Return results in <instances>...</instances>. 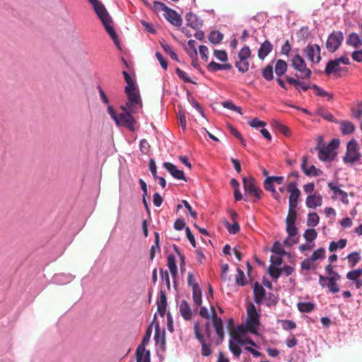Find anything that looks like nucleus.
<instances>
[{
	"instance_id": "f257e3e1",
	"label": "nucleus",
	"mask_w": 362,
	"mask_h": 362,
	"mask_svg": "<svg viewBox=\"0 0 362 362\" xmlns=\"http://www.w3.org/2000/svg\"><path fill=\"white\" fill-rule=\"evenodd\" d=\"M339 140L334 139L327 145L324 144L322 136L317 139V144L315 150L318 153V158L321 161L329 162L334 160L337 152L336 149L339 147Z\"/></svg>"
},
{
	"instance_id": "f03ea898",
	"label": "nucleus",
	"mask_w": 362,
	"mask_h": 362,
	"mask_svg": "<svg viewBox=\"0 0 362 362\" xmlns=\"http://www.w3.org/2000/svg\"><path fill=\"white\" fill-rule=\"evenodd\" d=\"M122 112L117 115L112 106H108L107 112L110 117L114 119L117 126L125 127L130 131H134V124L136 123L135 119L133 117L134 114L127 107L121 106Z\"/></svg>"
},
{
	"instance_id": "7ed1b4c3",
	"label": "nucleus",
	"mask_w": 362,
	"mask_h": 362,
	"mask_svg": "<svg viewBox=\"0 0 362 362\" xmlns=\"http://www.w3.org/2000/svg\"><path fill=\"white\" fill-rule=\"evenodd\" d=\"M93 6L97 16L103 23L107 33L110 35L111 38L113 40L115 44H117L118 37L113 27L112 26V20L108 12L107 11L106 8L103 6V4L99 1L93 5Z\"/></svg>"
},
{
	"instance_id": "20e7f679",
	"label": "nucleus",
	"mask_w": 362,
	"mask_h": 362,
	"mask_svg": "<svg viewBox=\"0 0 362 362\" xmlns=\"http://www.w3.org/2000/svg\"><path fill=\"white\" fill-rule=\"evenodd\" d=\"M291 64L296 71V77L298 78H310L312 71L307 67L305 61L299 54H296L292 57Z\"/></svg>"
},
{
	"instance_id": "39448f33",
	"label": "nucleus",
	"mask_w": 362,
	"mask_h": 362,
	"mask_svg": "<svg viewBox=\"0 0 362 362\" xmlns=\"http://www.w3.org/2000/svg\"><path fill=\"white\" fill-rule=\"evenodd\" d=\"M361 153L359 151V146L355 139H351L346 146V151L343 157L345 163L354 164L361 159Z\"/></svg>"
},
{
	"instance_id": "423d86ee",
	"label": "nucleus",
	"mask_w": 362,
	"mask_h": 362,
	"mask_svg": "<svg viewBox=\"0 0 362 362\" xmlns=\"http://www.w3.org/2000/svg\"><path fill=\"white\" fill-rule=\"evenodd\" d=\"M243 181L245 195L253 196L255 197L254 202L259 200L263 192L257 186L255 180L252 177H244Z\"/></svg>"
},
{
	"instance_id": "0eeeda50",
	"label": "nucleus",
	"mask_w": 362,
	"mask_h": 362,
	"mask_svg": "<svg viewBox=\"0 0 362 362\" xmlns=\"http://www.w3.org/2000/svg\"><path fill=\"white\" fill-rule=\"evenodd\" d=\"M344 40V35L341 31H333L327 37L326 48L329 52H336L341 46Z\"/></svg>"
},
{
	"instance_id": "6e6552de",
	"label": "nucleus",
	"mask_w": 362,
	"mask_h": 362,
	"mask_svg": "<svg viewBox=\"0 0 362 362\" xmlns=\"http://www.w3.org/2000/svg\"><path fill=\"white\" fill-rule=\"evenodd\" d=\"M127 102L124 107H127L132 112L136 113L139 108L142 107L140 95L138 91L127 93Z\"/></svg>"
},
{
	"instance_id": "1a4fd4ad",
	"label": "nucleus",
	"mask_w": 362,
	"mask_h": 362,
	"mask_svg": "<svg viewBox=\"0 0 362 362\" xmlns=\"http://www.w3.org/2000/svg\"><path fill=\"white\" fill-rule=\"evenodd\" d=\"M194 330L195 338L200 342L202 345L201 354L204 356H209L211 355V345L208 344L203 335L201 333L200 326L199 322H195L194 325Z\"/></svg>"
},
{
	"instance_id": "9d476101",
	"label": "nucleus",
	"mask_w": 362,
	"mask_h": 362,
	"mask_svg": "<svg viewBox=\"0 0 362 362\" xmlns=\"http://www.w3.org/2000/svg\"><path fill=\"white\" fill-rule=\"evenodd\" d=\"M321 49L319 45L316 44H309L304 49V53L310 62L318 64L321 60L320 56Z\"/></svg>"
},
{
	"instance_id": "9b49d317",
	"label": "nucleus",
	"mask_w": 362,
	"mask_h": 362,
	"mask_svg": "<svg viewBox=\"0 0 362 362\" xmlns=\"http://www.w3.org/2000/svg\"><path fill=\"white\" fill-rule=\"evenodd\" d=\"M286 81L290 84L295 87L296 90H297L299 93L301 90L307 91L309 88H312L310 86V83H305L304 81L305 78H298L297 77H291L289 76H285Z\"/></svg>"
},
{
	"instance_id": "f8f14e48",
	"label": "nucleus",
	"mask_w": 362,
	"mask_h": 362,
	"mask_svg": "<svg viewBox=\"0 0 362 362\" xmlns=\"http://www.w3.org/2000/svg\"><path fill=\"white\" fill-rule=\"evenodd\" d=\"M164 16L167 21L174 26L180 27L182 25V19L175 11L169 8L164 13Z\"/></svg>"
},
{
	"instance_id": "ddd939ff",
	"label": "nucleus",
	"mask_w": 362,
	"mask_h": 362,
	"mask_svg": "<svg viewBox=\"0 0 362 362\" xmlns=\"http://www.w3.org/2000/svg\"><path fill=\"white\" fill-rule=\"evenodd\" d=\"M163 167L175 179L187 181L184 172L182 170H178L174 164L169 162H164Z\"/></svg>"
},
{
	"instance_id": "4468645a",
	"label": "nucleus",
	"mask_w": 362,
	"mask_h": 362,
	"mask_svg": "<svg viewBox=\"0 0 362 362\" xmlns=\"http://www.w3.org/2000/svg\"><path fill=\"white\" fill-rule=\"evenodd\" d=\"M308 157L304 156L302 158L301 169L307 176H319L322 174V171L317 168L315 165H311L309 168H306Z\"/></svg>"
},
{
	"instance_id": "2eb2a0df",
	"label": "nucleus",
	"mask_w": 362,
	"mask_h": 362,
	"mask_svg": "<svg viewBox=\"0 0 362 362\" xmlns=\"http://www.w3.org/2000/svg\"><path fill=\"white\" fill-rule=\"evenodd\" d=\"M185 19L187 25L193 29H199L203 25V21L191 12L186 15Z\"/></svg>"
},
{
	"instance_id": "dca6fc26",
	"label": "nucleus",
	"mask_w": 362,
	"mask_h": 362,
	"mask_svg": "<svg viewBox=\"0 0 362 362\" xmlns=\"http://www.w3.org/2000/svg\"><path fill=\"white\" fill-rule=\"evenodd\" d=\"M322 204V197L320 194H313L307 197L305 204L307 207L315 209L320 206Z\"/></svg>"
},
{
	"instance_id": "f3484780",
	"label": "nucleus",
	"mask_w": 362,
	"mask_h": 362,
	"mask_svg": "<svg viewBox=\"0 0 362 362\" xmlns=\"http://www.w3.org/2000/svg\"><path fill=\"white\" fill-rule=\"evenodd\" d=\"M136 362H151L150 351L143 345H139L136 351Z\"/></svg>"
},
{
	"instance_id": "a211bd4d",
	"label": "nucleus",
	"mask_w": 362,
	"mask_h": 362,
	"mask_svg": "<svg viewBox=\"0 0 362 362\" xmlns=\"http://www.w3.org/2000/svg\"><path fill=\"white\" fill-rule=\"evenodd\" d=\"M157 310L160 315L163 316L167 306V298L165 293L163 291H159V296L157 300Z\"/></svg>"
},
{
	"instance_id": "6ab92c4d",
	"label": "nucleus",
	"mask_w": 362,
	"mask_h": 362,
	"mask_svg": "<svg viewBox=\"0 0 362 362\" xmlns=\"http://www.w3.org/2000/svg\"><path fill=\"white\" fill-rule=\"evenodd\" d=\"M253 293L255 302L257 304L262 303L265 297L266 293L264 287L258 282H256L254 286Z\"/></svg>"
},
{
	"instance_id": "aec40b11",
	"label": "nucleus",
	"mask_w": 362,
	"mask_h": 362,
	"mask_svg": "<svg viewBox=\"0 0 362 362\" xmlns=\"http://www.w3.org/2000/svg\"><path fill=\"white\" fill-rule=\"evenodd\" d=\"M179 310L181 316L185 320H189L192 319V313L191 308L189 305V303L186 300L181 301Z\"/></svg>"
},
{
	"instance_id": "412c9836",
	"label": "nucleus",
	"mask_w": 362,
	"mask_h": 362,
	"mask_svg": "<svg viewBox=\"0 0 362 362\" xmlns=\"http://www.w3.org/2000/svg\"><path fill=\"white\" fill-rule=\"evenodd\" d=\"M286 190L290 193L289 199L298 201L300 196V191L297 187L296 182H291L286 186Z\"/></svg>"
},
{
	"instance_id": "4be33fe9",
	"label": "nucleus",
	"mask_w": 362,
	"mask_h": 362,
	"mask_svg": "<svg viewBox=\"0 0 362 362\" xmlns=\"http://www.w3.org/2000/svg\"><path fill=\"white\" fill-rule=\"evenodd\" d=\"M273 46L268 40H265L260 46L258 50V57L264 59L272 51Z\"/></svg>"
},
{
	"instance_id": "5701e85b",
	"label": "nucleus",
	"mask_w": 362,
	"mask_h": 362,
	"mask_svg": "<svg viewBox=\"0 0 362 362\" xmlns=\"http://www.w3.org/2000/svg\"><path fill=\"white\" fill-rule=\"evenodd\" d=\"M346 44L354 48H358L362 46V39L357 33H352L347 37Z\"/></svg>"
},
{
	"instance_id": "b1692460",
	"label": "nucleus",
	"mask_w": 362,
	"mask_h": 362,
	"mask_svg": "<svg viewBox=\"0 0 362 362\" xmlns=\"http://www.w3.org/2000/svg\"><path fill=\"white\" fill-rule=\"evenodd\" d=\"M213 325L218 338L222 341L224 337V331L221 318L215 317L214 320H213Z\"/></svg>"
},
{
	"instance_id": "393cba45",
	"label": "nucleus",
	"mask_w": 362,
	"mask_h": 362,
	"mask_svg": "<svg viewBox=\"0 0 362 362\" xmlns=\"http://www.w3.org/2000/svg\"><path fill=\"white\" fill-rule=\"evenodd\" d=\"M341 70L338 62L336 60H329L327 64L325 69V72L327 75H329L332 73H336Z\"/></svg>"
},
{
	"instance_id": "a878e982",
	"label": "nucleus",
	"mask_w": 362,
	"mask_h": 362,
	"mask_svg": "<svg viewBox=\"0 0 362 362\" xmlns=\"http://www.w3.org/2000/svg\"><path fill=\"white\" fill-rule=\"evenodd\" d=\"M340 130L343 134H350L355 131V126L351 122L341 121L340 122Z\"/></svg>"
},
{
	"instance_id": "bb28decb",
	"label": "nucleus",
	"mask_w": 362,
	"mask_h": 362,
	"mask_svg": "<svg viewBox=\"0 0 362 362\" xmlns=\"http://www.w3.org/2000/svg\"><path fill=\"white\" fill-rule=\"evenodd\" d=\"M288 64L284 60L278 59L275 64V73L276 75L281 76L286 72Z\"/></svg>"
},
{
	"instance_id": "cd10ccee",
	"label": "nucleus",
	"mask_w": 362,
	"mask_h": 362,
	"mask_svg": "<svg viewBox=\"0 0 362 362\" xmlns=\"http://www.w3.org/2000/svg\"><path fill=\"white\" fill-rule=\"evenodd\" d=\"M259 325V315L248 317L247 325L252 332H255Z\"/></svg>"
},
{
	"instance_id": "c85d7f7f",
	"label": "nucleus",
	"mask_w": 362,
	"mask_h": 362,
	"mask_svg": "<svg viewBox=\"0 0 362 362\" xmlns=\"http://www.w3.org/2000/svg\"><path fill=\"white\" fill-rule=\"evenodd\" d=\"M192 298L194 303L196 305L200 306L202 303V291L199 285H195L194 288L192 289Z\"/></svg>"
},
{
	"instance_id": "c756f323",
	"label": "nucleus",
	"mask_w": 362,
	"mask_h": 362,
	"mask_svg": "<svg viewBox=\"0 0 362 362\" xmlns=\"http://www.w3.org/2000/svg\"><path fill=\"white\" fill-rule=\"evenodd\" d=\"M235 65L240 72L245 73L249 69L250 64L248 59L238 58V60L236 61Z\"/></svg>"
},
{
	"instance_id": "7c9ffc66",
	"label": "nucleus",
	"mask_w": 362,
	"mask_h": 362,
	"mask_svg": "<svg viewBox=\"0 0 362 362\" xmlns=\"http://www.w3.org/2000/svg\"><path fill=\"white\" fill-rule=\"evenodd\" d=\"M168 267L171 273V275L175 277L177 275V265L175 257L173 255H170L168 256Z\"/></svg>"
},
{
	"instance_id": "2f4dec72",
	"label": "nucleus",
	"mask_w": 362,
	"mask_h": 362,
	"mask_svg": "<svg viewBox=\"0 0 362 362\" xmlns=\"http://www.w3.org/2000/svg\"><path fill=\"white\" fill-rule=\"evenodd\" d=\"M223 38V35L219 31L213 30L209 35V40L214 45L220 43Z\"/></svg>"
},
{
	"instance_id": "473e14b6",
	"label": "nucleus",
	"mask_w": 362,
	"mask_h": 362,
	"mask_svg": "<svg viewBox=\"0 0 362 362\" xmlns=\"http://www.w3.org/2000/svg\"><path fill=\"white\" fill-rule=\"evenodd\" d=\"M154 235H155V241H154V245H153L151 247V250H150V259L151 260H153L154 257H155V255H156V252H159L160 251V245H159V234L158 232H155L154 233Z\"/></svg>"
},
{
	"instance_id": "72a5a7b5",
	"label": "nucleus",
	"mask_w": 362,
	"mask_h": 362,
	"mask_svg": "<svg viewBox=\"0 0 362 362\" xmlns=\"http://www.w3.org/2000/svg\"><path fill=\"white\" fill-rule=\"evenodd\" d=\"M346 239H340L337 242L332 241L329 243V250L330 252H334L337 250L338 248H344L346 245Z\"/></svg>"
},
{
	"instance_id": "f704fd0d",
	"label": "nucleus",
	"mask_w": 362,
	"mask_h": 362,
	"mask_svg": "<svg viewBox=\"0 0 362 362\" xmlns=\"http://www.w3.org/2000/svg\"><path fill=\"white\" fill-rule=\"evenodd\" d=\"M229 349L236 358L240 357L242 350L240 349V344H239L238 342L235 341H230Z\"/></svg>"
},
{
	"instance_id": "c9c22d12",
	"label": "nucleus",
	"mask_w": 362,
	"mask_h": 362,
	"mask_svg": "<svg viewBox=\"0 0 362 362\" xmlns=\"http://www.w3.org/2000/svg\"><path fill=\"white\" fill-rule=\"evenodd\" d=\"M314 308V304L310 302H300L298 303V308L301 313H310Z\"/></svg>"
},
{
	"instance_id": "e433bc0d",
	"label": "nucleus",
	"mask_w": 362,
	"mask_h": 362,
	"mask_svg": "<svg viewBox=\"0 0 362 362\" xmlns=\"http://www.w3.org/2000/svg\"><path fill=\"white\" fill-rule=\"evenodd\" d=\"M320 217L317 213H309L308 215L307 225L308 226L315 227L318 225Z\"/></svg>"
},
{
	"instance_id": "4c0bfd02",
	"label": "nucleus",
	"mask_w": 362,
	"mask_h": 362,
	"mask_svg": "<svg viewBox=\"0 0 362 362\" xmlns=\"http://www.w3.org/2000/svg\"><path fill=\"white\" fill-rule=\"evenodd\" d=\"M329 188L334 192L335 195H341L342 197V202H345V199H347V193L341 189H340L338 187L334 185L332 182L328 183Z\"/></svg>"
},
{
	"instance_id": "58836bf2",
	"label": "nucleus",
	"mask_w": 362,
	"mask_h": 362,
	"mask_svg": "<svg viewBox=\"0 0 362 362\" xmlns=\"http://www.w3.org/2000/svg\"><path fill=\"white\" fill-rule=\"evenodd\" d=\"M233 340L238 342L240 346L250 344L252 346H256V343L250 338H243L241 336H233Z\"/></svg>"
},
{
	"instance_id": "ea45409f",
	"label": "nucleus",
	"mask_w": 362,
	"mask_h": 362,
	"mask_svg": "<svg viewBox=\"0 0 362 362\" xmlns=\"http://www.w3.org/2000/svg\"><path fill=\"white\" fill-rule=\"evenodd\" d=\"M317 233L314 228L306 229L304 232L303 237L308 242H313L317 238Z\"/></svg>"
},
{
	"instance_id": "a19ab883",
	"label": "nucleus",
	"mask_w": 362,
	"mask_h": 362,
	"mask_svg": "<svg viewBox=\"0 0 362 362\" xmlns=\"http://www.w3.org/2000/svg\"><path fill=\"white\" fill-rule=\"evenodd\" d=\"M348 262L350 267H354L360 261L361 257L357 252H352L347 256Z\"/></svg>"
},
{
	"instance_id": "79ce46f5",
	"label": "nucleus",
	"mask_w": 362,
	"mask_h": 362,
	"mask_svg": "<svg viewBox=\"0 0 362 362\" xmlns=\"http://www.w3.org/2000/svg\"><path fill=\"white\" fill-rule=\"evenodd\" d=\"M312 88H313L315 90L316 95L320 97L327 96L328 100H332L333 98V95L332 93H329L325 91V90H323L322 88H321L320 86H318L316 84H313L312 86Z\"/></svg>"
},
{
	"instance_id": "37998d69",
	"label": "nucleus",
	"mask_w": 362,
	"mask_h": 362,
	"mask_svg": "<svg viewBox=\"0 0 362 362\" xmlns=\"http://www.w3.org/2000/svg\"><path fill=\"white\" fill-rule=\"evenodd\" d=\"M262 76L267 81H272L274 78L273 66L271 64L267 65L262 70Z\"/></svg>"
},
{
	"instance_id": "c03bdc74",
	"label": "nucleus",
	"mask_w": 362,
	"mask_h": 362,
	"mask_svg": "<svg viewBox=\"0 0 362 362\" xmlns=\"http://www.w3.org/2000/svg\"><path fill=\"white\" fill-rule=\"evenodd\" d=\"M225 226L227 228L228 231L230 234H236L240 231V226L237 221H234L233 224L229 223V222L226 221L225 223Z\"/></svg>"
},
{
	"instance_id": "a18cd8bd",
	"label": "nucleus",
	"mask_w": 362,
	"mask_h": 362,
	"mask_svg": "<svg viewBox=\"0 0 362 362\" xmlns=\"http://www.w3.org/2000/svg\"><path fill=\"white\" fill-rule=\"evenodd\" d=\"M310 258L306 259L301 262V269L303 270H315L317 265L313 263Z\"/></svg>"
},
{
	"instance_id": "49530a36",
	"label": "nucleus",
	"mask_w": 362,
	"mask_h": 362,
	"mask_svg": "<svg viewBox=\"0 0 362 362\" xmlns=\"http://www.w3.org/2000/svg\"><path fill=\"white\" fill-rule=\"evenodd\" d=\"M352 116L356 119H360L362 117V102L358 103L351 108Z\"/></svg>"
},
{
	"instance_id": "de8ad7c7",
	"label": "nucleus",
	"mask_w": 362,
	"mask_h": 362,
	"mask_svg": "<svg viewBox=\"0 0 362 362\" xmlns=\"http://www.w3.org/2000/svg\"><path fill=\"white\" fill-rule=\"evenodd\" d=\"M274 128H276L279 132L282 133L285 136H288L290 135V129L288 127L281 124L280 122L275 121L273 123Z\"/></svg>"
},
{
	"instance_id": "09e8293b",
	"label": "nucleus",
	"mask_w": 362,
	"mask_h": 362,
	"mask_svg": "<svg viewBox=\"0 0 362 362\" xmlns=\"http://www.w3.org/2000/svg\"><path fill=\"white\" fill-rule=\"evenodd\" d=\"M269 274L270 276L273 279L276 280L279 279L280 275L281 274V268H278L277 267H274V265H270L269 267Z\"/></svg>"
},
{
	"instance_id": "8fccbe9b",
	"label": "nucleus",
	"mask_w": 362,
	"mask_h": 362,
	"mask_svg": "<svg viewBox=\"0 0 362 362\" xmlns=\"http://www.w3.org/2000/svg\"><path fill=\"white\" fill-rule=\"evenodd\" d=\"M223 107L233 110L242 115L241 107L236 106L231 100H227L222 103Z\"/></svg>"
},
{
	"instance_id": "3c124183",
	"label": "nucleus",
	"mask_w": 362,
	"mask_h": 362,
	"mask_svg": "<svg viewBox=\"0 0 362 362\" xmlns=\"http://www.w3.org/2000/svg\"><path fill=\"white\" fill-rule=\"evenodd\" d=\"M162 48L166 52V54H169L170 58L173 60L178 61V57L177 54L173 51L172 47L168 44H161Z\"/></svg>"
},
{
	"instance_id": "603ef678",
	"label": "nucleus",
	"mask_w": 362,
	"mask_h": 362,
	"mask_svg": "<svg viewBox=\"0 0 362 362\" xmlns=\"http://www.w3.org/2000/svg\"><path fill=\"white\" fill-rule=\"evenodd\" d=\"M362 276V269H358L349 272L346 274V278L349 280L357 281L359 277Z\"/></svg>"
},
{
	"instance_id": "864d4df0",
	"label": "nucleus",
	"mask_w": 362,
	"mask_h": 362,
	"mask_svg": "<svg viewBox=\"0 0 362 362\" xmlns=\"http://www.w3.org/2000/svg\"><path fill=\"white\" fill-rule=\"evenodd\" d=\"M271 251L280 256L286 255L285 250L282 247L281 244L279 241L274 242Z\"/></svg>"
},
{
	"instance_id": "5fc2aeb1",
	"label": "nucleus",
	"mask_w": 362,
	"mask_h": 362,
	"mask_svg": "<svg viewBox=\"0 0 362 362\" xmlns=\"http://www.w3.org/2000/svg\"><path fill=\"white\" fill-rule=\"evenodd\" d=\"M238 58L249 59L251 57V50L249 47L245 46L238 52Z\"/></svg>"
},
{
	"instance_id": "6e6d98bb",
	"label": "nucleus",
	"mask_w": 362,
	"mask_h": 362,
	"mask_svg": "<svg viewBox=\"0 0 362 362\" xmlns=\"http://www.w3.org/2000/svg\"><path fill=\"white\" fill-rule=\"evenodd\" d=\"M325 251L323 248H319L317 250L314 251L312 254L311 257H310L311 260H313L314 262L320 259H323L325 257Z\"/></svg>"
},
{
	"instance_id": "4d7b16f0",
	"label": "nucleus",
	"mask_w": 362,
	"mask_h": 362,
	"mask_svg": "<svg viewBox=\"0 0 362 362\" xmlns=\"http://www.w3.org/2000/svg\"><path fill=\"white\" fill-rule=\"evenodd\" d=\"M175 72L177 75L179 76V78L184 81L185 83H195L194 81L191 80L188 75L185 71L181 70L180 68H177L175 69Z\"/></svg>"
},
{
	"instance_id": "13d9d810",
	"label": "nucleus",
	"mask_w": 362,
	"mask_h": 362,
	"mask_svg": "<svg viewBox=\"0 0 362 362\" xmlns=\"http://www.w3.org/2000/svg\"><path fill=\"white\" fill-rule=\"evenodd\" d=\"M245 274L242 269L238 268L237 269V275L235 276V282L239 286H245V282L244 281Z\"/></svg>"
},
{
	"instance_id": "bf43d9fd",
	"label": "nucleus",
	"mask_w": 362,
	"mask_h": 362,
	"mask_svg": "<svg viewBox=\"0 0 362 362\" xmlns=\"http://www.w3.org/2000/svg\"><path fill=\"white\" fill-rule=\"evenodd\" d=\"M296 211L288 209V215L286 219V223L288 224L296 223Z\"/></svg>"
},
{
	"instance_id": "052dcab7",
	"label": "nucleus",
	"mask_w": 362,
	"mask_h": 362,
	"mask_svg": "<svg viewBox=\"0 0 362 362\" xmlns=\"http://www.w3.org/2000/svg\"><path fill=\"white\" fill-rule=\"evenodd\" d=\"M214 56L216 57L217 59L223 62L228 60V54L224 50H214Z\"/></svg>"
},
{
	"instance_id": "680f3d73",
	"label": "nucleus",
	"mask_w": 362,
	"mask_h": 362,
	"mask_svg": "<svg viewBox=\"0 0 362 362\" xmlns=\"http://www.w3.org/2000/svg\"><path fill=\"white\" fill-rule=\"evenodd\" d=\"M282 323V327L285 330L293 329L296 327V324L292 320H285L281 321Z\"/></svg>"
},
{
	"instance_id": "e2e57ef3",
	"label": "nucleus",
	"mask_w": 362,
	"mask_h": 362,
	"mask_svg": "<svg viewBox=\"0 0 362 362\" xmlns=\"http://www.w3.org/2000/svg\"><path fill=\"white\" fill-rule=\"evenodd\" d=\"M326 286L329 288V291L332 293H336L339 291V287L337 281L328 280V284Z\"/></svg>"
},
{
	"instance_id": "0e129e2a",
	"label": "nucleus",
	"mask_w": 362,
	"mask_h": 362,
	"mask_svg": "<svg viewBox=\"0 0 362 362\" xmlns=\"http://www.w3.org/2000/svg\"><path fill=\"white\" fill-rule=\"evenodd\" d=\"M229 129H230V133L234 136H235L238 139H239V141L242 143L243 145L245 146V140L243 138V136L240 134V133L235 128H234L232 126H229Z\"/></svg>"
},
{
	"instance_id": "69168bd1",
	"label": "nucleus",
	"mask_w": 362,
	"mask_h": 362,
	"mask_svg": "<svg viewBox=\"0 0 362 362\" xmlns=\"http://www.w3.org/2000/svg\"><path fill=\"white\" fill-rule=\"evenodd\" d=\"M297 230H298L295 223H286V232L288 233L289 237H293L296 235L297 233Z\"/></svg>"
},
{
	"instance_id": "338daca9",
	"label": "nucleus",
	"mask_w": 362,
	"mask_h": 362,
	"mask_svg": "<svg viewBox=\"0 0 362 362\" xmlns=\"http://www.w3.org/2000/svg\"><path fill=\"white\" fill-rule=\"evenodd\" d=\"M199 50V54L201 55L202 59L203 60H204L205 62H207L208 53H209L208 47L205 45H200Z\"/></svg>"
},
{
	"instance_id": "774afa93",
	"label": "nucleus",
	"mask_w": 362,
	"mask_h": 362,
	"mask_svg": "<svg viewBox=\"0 0 362 362\" xmlns=\"http://www.w3.org/2000/svg\"><path fill=\"white\" fill-rule=\"evenodd\" d=\"M352 59L357 62H362V49L356 50L353 52L351 54Z\"/></svg>"
}]
</instances>
